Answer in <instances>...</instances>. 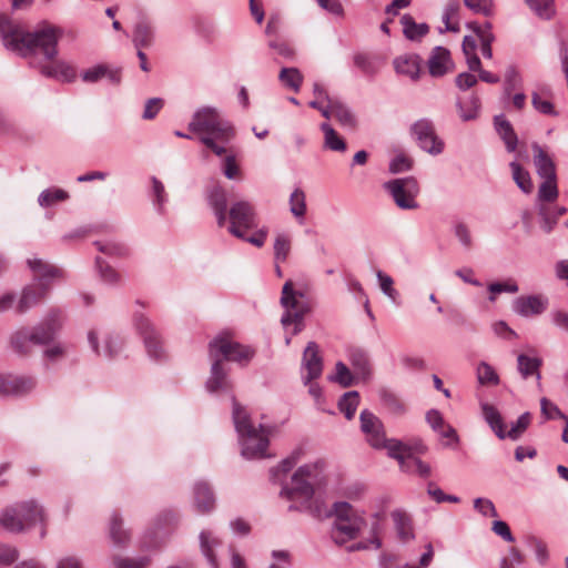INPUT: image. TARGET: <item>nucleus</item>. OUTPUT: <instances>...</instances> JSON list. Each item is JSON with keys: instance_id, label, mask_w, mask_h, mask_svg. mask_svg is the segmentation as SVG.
<instances>
[{"instance_id": "1", "label": "nucleus", "mask_w": 568, "mask_h": 568, "mask_svg": "<svg viewBox=\"0 0 568 568\" xmlns=\"http://www.w3.org/2000/svg\"><path fill=\"white\" fill-rule=\"evenodd\" d=\"M325 467L323 459H316L298 467L292 475L291 484L284 486L280 495L296 503V505L290 506L291 510H305L315 517L334 515L332 538L337 545H344L357 538L366 526V520L363 513L346 501L335 503L332 510L328 511L324 503L320 498H315V486L323 483Z\"/></svg>"}, {"instance_id": "2", "label": "nucleus", "mask_w": 568, "mask_h": 568, "mask_svg": "<svg viewBox=\"0 0 568 568\" xmlns=\"http://www.w3.org/2000/svg\"><path fill=\"white\" fill-rule=\"evenodd\" d=\"M0 32L4 47L21 57L28 58L31 67L37 68L47 78L65 82L75 79V70L68 62L54 60L58 54V41L62 29L43 26L33 32H27L9 18H0Z\"/></svg>"}, {"instance_id": "3", "label": "nucleus", "mask_w": 568, "mask_h": 568, "mask_svg": "<svg viewBox=\"0 0 568 568\" xmlns=\"http://www.w3.org/2000/svg\"><path fill=\"white\" fill-rule=\"evenodd\" d=\"M187 128L199 135L201 143L219 156L225 154V145L234 138L233 126L213 106L197 109Z\"/></svg>"}, {"instance_id": "4", "label": "nucleus", "mask_w": 568, "mask_h": 568, "mask_svg": "<svg viewBox=\"0 0 568 568\" xmlns=\"http://www.w3.org/2000/svg\"><path fill=\"white\" fill-rule=\"evenodd\" d=\"M232 417L235 430L239 434L240 444L242 446V456L246 459H260L270 457L271 455L267 454V429L262 425L256 428L251 423L250 416L245 408L236 402L235 397H232Z\"/></svg>"}, {"instance_id": "5", "label": "nucleus", "mask_w": 568, "mask_h": 568, "mask_svg": "<svg viewBox=\"0 0 568 568\" xmlns=\"http://www.w3.org/2000/svg\"><path fill=\"white\" fill-rule=\"evenodd\" d=\"M63 314L60 310H51L43 322L36 327H22L10 336L11 349L20 355H29L36 345L50 343L62 327Z\"/></svg>"}, {"instance_id": "6", "label": "nucleus", "mask_w": 568, "mask_h": 568, "mask_svg": "<svg viewBox=\"0 0 568 568\" xmlns=\"http://www.w3.org/2000/svg\"><path fill=\"white\" fill-rule=\"evenodd\" d=\"M43 520V509L33 500L23 501L3 510L1 526L10 532H21Z\"/></svg>"}, {"instance_id": "7", "label": "nucleus", "mask_w": 568, "mask_h": 568, "mask_svg": "<svg viewBox=\"0 0 568 568\" xmlns=\"http://www.w3.org/2000/svg\"><path fill=\"white\" fill-rule=\"evenodd\" d=\"M302 297V293L293 290L292 281H286L282 288L281 304L285 312L282 315L281 323L285 329L293 326L292 335H296L303 329L304 316L308 312L307 305L300 301Z\"/></svg>"}, {"instance_id": "8", "label": "nucleus", "mask_w": 568, "mask_h": 568, "mask_svg": "<svg viewBox=\"0 0 568 568\" xmlns=\"http://www.w3.org/2000/svg\"><path fill=\"white\" fill-rule=\"evenodd\" d=\"M211 358H220L221 362L233 361L239 364L248 363L254 356V349L250 346L241 345L227 336H217L209 345Z\"/></svg>"}, {"instance_id": "9", "label": "nucleus", "mask_w": 568, "mask_h": 568, "mask_svg": "<svg viewBox=\"0 0 568 568\" xmlns=\"http://www.w3.org/2000/svg\"><path fill=\"white\" fill-rule=\"evenodd\" d=\"M385 190L392 195L396 205L402 210H416V201L419 194V184L413 176L395 179L384 184Z\"/></svg>"}, {"instance_id": "10", "label": "nucleus", "mask_w": 568, "mask_h": 568, "mask_svg": "<svg viewBox=\"0 0 568 568\" xmlns=\"http://www.w3.org/2000/svg\"><path fill=\"white\" fill-rule=\"evenodd\" d=\"M227 231L235 237H244V232L257 227V214L248 201L234 202L229 210Z\"/></svg>"}, {"instance_id": "11", "label": "nucleus", "mask_w": 568, "mask_h": 568, "mask_svg": "<svg viewBox=\"0 0 568 568\" xmlns=\"http://www.w3.org/2000/svg\"><path fill=\"white\" fill-rule=\"evenodd\" d=\"M410 133L423 151L432 155H438L444 151V141L436 134L430 120L420 119L416 121L410 126Z\"/></svg>"}, {"instance_id": "12", "label": "nucleus", "mask_w": 568, "mask_h": 568, "mask_svg": "<svg viewBox=\"0 0 568 568\" xmlns=\"http://www.w3.org/2000/svg\"><path fill=\"white\" fill-rule=\"evenodd\" d=\"M385 448L389 457L396 459L399 464V467H406L404 464V458H407L414 454H424L426 452V446L420 439H414L409 443H404L398 439H387L383 438V444L378 449Z\"/></svg>"}, {"instance_id": "13", "label": "nucleus", "mask_w": 568, "mask_h": 568, "mask_svg": "<svg viewBox=\"0 0 568 568\" xmlns=\"http://www.w3.org/2000/svg\"><path fill=\"white\" fill-rule=\"evenodd\" d=\"M302 369L305 385L322 375L323 362L315 342H310L303 353Z\"/></svg>"}, {"instance_id": "14", "label": "nucleus", "mask_w": 568, "mask_h": 568, "mask_svg": "<svg viewBox=\"0 0 568 568\" xmlns=\"http://www.w3.org/2000/svg\"><path fill=\"white\" fill-rule=\"evenodd\" d=\"M359 419L362 432L366 435L369 445L374 448H379L385 437L382 422L367 409L361 413Z\"/></svg>"}, {"instance_id": "15", "label": "nucleus", "mask_w": 568, "mask_h": 568, "mask_svg": "<svg viewBox=\"0 0 568 568\" xmlns=\"http://www.w3.org/2000/svg\"><path fill=\"white\" fill-rule=\"evenodd\" d=\"M428 72L434 78L444 77L453 71L454 62L448 49L444 47H435L427 60Z\"/></svg>"}, {"instance_id": "16", "label": "nucleus", "mask_w": 568, "mask_h": 568, "mask_svg": "<svg viewBox=\"0 0 568 568\" xmlns=\"http://www.w3.org/2000/svg\"><path fill=\"white\" fill-rule=\"evenodd\" d=\"M135 325L143 336L148 354L154 359H161L163 356L161 342L150 321L144 316H139L135 318Z\"/></svg>"}, {"instance_id": "17", "label": "nucleus", "mask_w": 568, "mask_h": 568, "mask_svg": "<svg viewBox=\"0 0 568 568\" xmlns=\"http://www.w3.org/2000/svg\"><path fill=\"white\" fill-rule=\"evenodd\" d=\"M28 265L33 273V282L38 284H50L53 280L63 276V272L55 265L49 264L40 258L33 257L28 260Z\"/></svg>"}, {"instance_id": "18", "label": "nucleus", "mask_w": 568, "mask_h": 568, "mask_svg": "<svg viewBox=\"0 0 568 568\" xmlns=\"http://www.w3.org/2000/svg\"><path fill=\"white\" fill-rule=\"evenodd\" d=\"M47 284L31 283L22 290L20 300L17 305V312L22 314L38 305L49 293Z\"/></svg>"}, {"instance_id": "19", "label": "nucleus", "mask_w": 568, "mask_h": 568, "mask_svg": "<svg viewBox=\"0 0 568 568\" xmlns=\"http://www.w3.org/2000/svg\"><path fill=\"white\" fill-rule=\"evenodd\" d=\"M548 301L538 295L519 296L513 303V310L520 316L530 317L544 313Z\"/></svg>"}, {"instance_id": "20", "label": "nucleus", "mask_w": 568, "mask_h": 568, "mask_svg": "<svg viewBox=\"0 0 568 568\" xmlns=\"http://www.w3.org/2000/svg\"><path fill=\"white\" fill-rule=\"evenodd\" d=\"M81 77L87 83H95L106 79L110 83L118 84L121 81V70L106 64H98L83 71Z\"/></svg>"}, {"instance_id": "21", "label": "nucleus", "mask_w": 568, "mask_h": 568, "mask_svg": "<svg viewBox=\"0 0 568 568\" xmlns=\"http://www.w3.org/2000/svg\"><path fill=\"white\" fill-rule=\"evenodd\" d=\"M200 549L212 568H219L220 562L215 549L222 546V540L212 530H202L199 536Z\"/></svg>"}, {"instance_id": "22", "label": "nucleus", "mask_w": 568, "mask_h": 568, "mask_svg": "<svg viewBox=\"0 0 568 568\" xmlns=\"http://www.w3.org/2000/svg\"><path fill=\"white\" fill-rule=\"evenodd\" d=\"M393 63L398 74L408 77L414 81L419 79L422 63L419 55L414 53L402 54L395 58Z\"/></svg>"}, {"instance_id": "23", "label": "nucleus", "mask_w": 568, "mask_h": 568, "mask_svg": "<svg viewBox=\"0 0 568 568\" xmlns=\"http://www.w3.org/2000/svg\"><path fill=\"white\" fill-rule=\"evenodd\" d=\"M34 387L27 377L0 376V395H23Z\"/></svg>"}, {"instance_id": "24", "label": "nucleus", "mask_w": 568, "mask_h": 568, "mask_svg": "<svg viewBox=\"0 0 568 568\" xmlns=\"http://www.w3.org/2000/svg\"><path fill=\"white\" fill-rule=\"evenodd\" d=\"M207 201L216 217L217 225L220 227L224 226L227 220V199L225 190L221 186H215L210 192Z\"/></svg>"}, {"instance_id": "25", "label": "nucleus", "mask_w": 568, "mask_h": 568, "mask_svg": "<svg viewBox=\"0 0 568 568\" xmlns=\"http://www.w3.org/2000/svg\"><path fill=\"white\" fill-rule=\"evenodd\" d=\"M213 361L211 367V375L206 381L205 387L207 392L215 393L217 390H226L231 387L226 377V372L223 369L220 358H211Z\"/></svg>"}, {"instance_id": "26", "label": "nucleus", "mask_w": 568, "mask_h": 568, "mask_svg": "<svg viewBox=\"0 0 568 568\" xmlns=\"http://www.w3.org/2000/svg\"><path fill=\"white\" fill-rule=\"evenodd\" d=\"M534 163L537 174L542 178H556V169L552 159L537 143L532 144Z\"/></svg>"}, {"instance_id": "27", "label": "nucleus", "mask_w": 568, "mask_h": 568, "mask_svg": "<svg viewBox=\"0 0 568 568\" xmlns=\"http://www.w3.org/2000/svg\"><path fill=\"white\" fill-rule=\"evenodd\" d=\"M194 505L199 513H210L215 507V497L206 483L199 481L194 486Z\"/></svg>"}, {"instance_id": "28", "label": "nucleus", "mask_w": 568, "mask_h": 568, "mask_svg": "<svg viewBox=\"0 0 568 568\" xmlns=\"http://www.w3.org/2000/svg\"><path fill=\"white\" fill-rule=\"evenodd\" d=\"M154 38V28L150 21L143 19L135 23L132 41L136 49L150 48Z\"/></svg>"}, {"instance_id": "29", "label": "nucleus", "mask_w": 568, "mask_h": 568, "mask_svg": "<svg viewBox=\"0 0 568 568\" xmlns=\"http://www.w3.org/2000/svg\"><path fill=\"white\" fill-rule=\"evenodd\" d=\"M494 124L498 135L503 139L507 151L514 152L518 144V138L511 123L505 118V115L499 114L495 116Z\"/></svg>"}, {"instance_id": "30", "label": "nucleus", "mask_w": 568, "mask_h": 568, "mask_svg": "<svg viewBox=\"0 0 568 568\" xmlns=\"http://www.w3.org/2000/svg\"><path fill=\"white\" fill-rule=\"evenodd\" d=\"M122 518L113 514L110 519L109 537L115 547H125L131 540L130 532L122 528Z\"/></svg>"}, {"instance_id": "31", "label": "nucleus", "mask_w": 568, "mask_h": 568, "mask_svg": "<svg viewBox=\"0 0 568 568\" xmlns=\"http://www.w3.org/2000/svg\"><path fill=\"white\" fill-rule=\"evenodd\" d=\"M459 10L460 4L457 0H452L445 6L442 17V20L445 23V29H439L440 33L445 31L457 33L460 31V24L458 21Z\"/></svg>"}, {"instance_id": "32", "label": "nucleus", "mask_w": 568, "mask_h": 568, "mask_svg": "<svg viewBox=\"0 0 568 568\" xmlns=\"http://www.w3.org/2000/svg\"><path fill=\"white\" fill-rule=\"evenodd\" d=\"M541 365V359L538 357H530L524 354L518 355L517 357V368L523 378H528L530 376H535L538 384H540L541 375L539 372V367Z\"/></svg>"}, {"instance_id": "33", "label": "nucleus", "mask_w": 568, "mask_h": 568, "mask_svg": "<svg viewBox=\"0 0 568 568\" xmlns=\"http://www.w3.org/2000/svg\"><path fill=\"white\" fill-rule=\"evenodd\" d=\"M400 23L403 26L404 36L412 41L420 40L429 31L428 24L416 23L410 14H404L400 18Z\"/></svg>"}, {"instance_id": "34", "label": "nucleus", "mask_w": 568, "mask_h": 568, "mask_svg": "<svg viewBox=\"0 0 568 568\" xmlns=\"http://www.w3.org/2000/svg\"><path fill=\"white\" fill-rule=\"evenodd\" d=\"M307 206L305 192L296 187L290 195V212L295 217L298 224L305 221Z\"/></svg>"}, {"instance_id": "35", "label": "nucleus", "mask_w": 568, "mask_h": 568, "mask_svg": "<svg viewBox=\"0 0 568 568\" xmlns=\"http://www.w3.org/2000/svg\"><path fill=\"white\" fill-rule=\"evenodd\" d=\"M567 212L564 206L549 207L546 204H540L539 215L541 217V229L546 233H550L558 222V219Z\"/></svg>"}, {"instance_id": "36", "label": "nucleus", "mask_w": 568, "mask_h": 568, "mask_svg": "<svg viewBox=\"0 0 568 568\" xmlns=\"http://www.w3.org/2000/svg\"><path fill=\"white\" fill-rule=\"evenodd\" d=\"M88 339H89V343H90L92 349L98 355L109 357V358H111L115 354H118L120 346H121V342L119 341V338L108 337L104 339L103 348L100 349L99 345H98V337H97V334L94 331L89 332Z\"/></svg>"}, {"instance_id": "37", "label": "nucleus", "mask_w": 568, "mask_h": 568, "mask_svg": "<svg viewBox=\"0 0 568 568\" xmlns=\"http://www.w3.org/2000/svg\"><path fill=\"white\" fill-rule=\"evenodd\" d=\"M302 455L303 450L301 448L293 450L290 456L280 463L277 467L271 469V479L274 481H281V476L286 475L290 470H292L297 462L302 458Z\"/></svg>"}, {"instance_id": "38", "label": "nucleus", "mask_w": 568, "mask_h": 568, "mask_svg": "<svg viewBox=\"0 0 568 568\" xmlns=\"http://www.w3.org/2000/svg\"><path fill=\"white\" fill-rule=\"evenodd\" d=\"M332 116H334L341 125L345 128H355L356 119L352 111L339 100L335 99L334 102L331 103Z\"/></svg>"}, {"instance_id": "39", "label": "nucleus", "mask_w": 568, "mask_h": 568, "mask_svg": "<svg viewBox=\"0 0 568 568\" xmlns=\"http://www.w3.org/2000/svg\"><path fill=\"white\" fill-rule=\"evenodd\" d=\"M481 410L485 420L489 424L495 434L500 439H504L506 437V433L504 430V425L499 412L489 404H483Z\"/></svg>"}, {"instance_id": "40", "label": "nucleus", "mask_w": 568, "mask_h": 568, "mask_svg": "<svg viewBox=\"0 0 568 568\" xmlns=\"http://www.w3.org/2000/svg\"><path fill=\"white\" fill-rule=\"evenodd\" d=\"M511 174L517 186L526 194L531 193L534 184L528 171L524 170L517 161L509 164Z\"/></svg>"}, {"instance_id": "41", "label": "nucleus", "mask_w": 568, "mask_h": 568, "mask_svg": "<svg viewBox=\"0 0 568 568\" xmlns=\"http://www.w3.org/2000/svg\"><path fill=\"white\" fill-rule=\"evenodd\" d=\"M321 130L324 133V146L326 149L336 152H344L346 150L345 141L327 122L321 124Z\"/></svg>"}, {"instance_id": "42", "label": "nucleus", "mask_w": 568, "mask_h": 568, "mask_svg": "<svg viewBox=\"0 0 568 568\" xmlns=\"http://www.w3.org/2000/svg\"><path fill=\"white\" fill-rule=\"evenodd\" d=\"M396 531L403 541H407L413 538L412 523L408 515L402 510H394L392 513Z\"/></svg>"}, {"instance_id": "43", "label": "nucleus", "mask_w": 568, "mask_h": 568, "mask_svg": "<svg viewBox=\"0 0 568 568\" xmlns=\"http://www.w3.org/2000/svg\"><path fill=\"white\" fill-rule=\"evenodd\" d=\"M354 64L366 75H375L381 67L378 58L366 54L357 53L354 55Z\"/></svg>"}, {"instance_id": "44", "label": "nucleus", "mask_w": 568, "mask_h": 568, "mask_svg": "<svg viewBox=\"0 0 568 568\" xmlns=\"http://www.w3.org/2000/svg\"><path fill=\"white\" fill-rule=\"evenodd\" d=\"M278 79L283 85L298 92L303 83V75L296 68H282Z\"/></svg>"}, {"instance_id": "45", "label": "nucleus", "mask_w": 568, "mask_h": 568, "mask_svg": "<svg viewBox=\"0 0 568 568\" xmlns=\"http://www.w3.org/2000/svg\"><path fill=\"white\" fill-rule=\"evenodd\" d=\"M476 48V39L471 36H465L462 43V49L466 57V62L469 70H479L480 59L475 52Z\"/></svg>"}, {"instance_id": "46", "label": "nucleus", "mask_w": 568, "mask_h": 568, "mask_svg": "<svg viewBox=\"0 0 568 568\" xmlns=\"http://www.w3.org/2000/svg\"><path fill=\"white\" fill-rule=\"evenodd\" d=\"M457 108L463 121L475 120L478 116L479 99L476 95H471L465 101H458Z\"/></svg>"}, {"instance_id": "47", "label": "nucleus", "mask_w": 568, "mask_h": 568, "mask_svg": "<svg viewBox=\"0 0 568 568\" xmlns=\"http://www.w3.org/2000/svg\"><path fill=\"white\" fill-rule=\"evenodd\" d=\"M69 197L68 192L62 189L51 187L43 190L38 197V203L41 207H49L54 203L65 201Z\"/></svg>"}, {"instance_id": "48", "label": "nucleus", "mask_w": 568, "mask_h": 568, "mask_svg": "<svg viewBox=\"0 0 568 568\" xmlns=\"http://www.w3.org/2000/svg\"><path fill=\"white\" fill-rule=\"evenodd\" d=\"M292 240L291 236L284 233L276 235L273 250L276 263L285 262L291 252Z\"/></svg>"}, {"instance_id": "49", "label": "nucleus", "mask_w": 568, "mask_h": 568, "mask_svg": "<svg viewBox=\"0 0 568 568\" xmlns=\"http://www.w3.org/2000/svg\"><path fill=\"white\" fill-rule=\"evenodd\" d=\"M359 404V395L356 390L345 393L338 402V407L347 419H352Z\"/></svg>"}, {"instance_id": "50", "label": "nucleus", "mask_w": 568, "mask_h": 568, "mask_svg": "<svg viewBox=\"0 0 568 568\" xmlns=\"http://www.w3.org/2000/svg\"><path fill=\"white\" fill-rule=\"evenodd\" d=\"M477 381L480 385H498L499 376L491 365L480 362L476 369Z\"/></svg>"}, {"instance_id": "51", "label": "nucleus", "mask_w": 568, "mask_h": 568, "mask_svg": "<svg viewBox=\"0 0 568 568\" xmlns=\"http://www.w3.org/2000/svg\"><path fill=\"white\" fill-rule=\"evenodd\" d=\"M152 183V199L156 211L160 214L164 213V205L168 202V194L165 192L163 183L155 176L151 178Z\"/></svg>"}, {"instance_id": "52", "label": "nucleus", "mask_w": 568, "mask_h": 568, "mask_svg": "<svg viewBox=\"0 0 568 568\" xmlns=\"http://www.w3.org/2000/svg\"><path fill=\"white\" fill-rule=\"evenodd\" d=\"M526 544L534 550L536 559L540 565H545L548 561V547L544 540L534 535H530L526 538Z\"/></svg>"}, {"instance_id": "53", "label": "nucleus", "mask_w": 568, "mask_h": 568, "mask_svg": "<svg viewBox=\"0 0 568 568\" xmlns=\"http://www.w3.org/2000/svg\"><path fill=\"white\" fill-rule=\"evenodd\" d=\"M544 182L540 184L538 190L539 201L551 202L558 196L557 181L556 178H542Z\"/></svg>"}, {"instance_id": "54", "label": "nucleus", "mask_w": 568, "mask_h": 568, "mask_svg": "<svg viewBox=\"0 0 568 568\" xmlns=\"http://www.w3.org/2000/svg\"><path fill=\"white\" fill-rule=\"evenodd\" d=\"M150 560L146 557L129 558L113 556L111 559L112 568H145Z\"/></svg>"}, {"instance_id": "55", "label": "nucleus", "mask_w": 568, "mask_h": 568, "mask_svg": "<svg viewBox=\"0 0 568 568\" xmlns=\"http://www.w3.org/2000/svg\"><path fill=\"white\" fill-rule=\"evenodd\" d=\"M527 3L540 18L550 19L555 13L554 0H527Z\"/></svg>"}, {"instance_id": "56", "label": "nucleus", "mask_w": 568, "mask_h": 568, "mask_svg": "<svg viewBox=\"0 0 568 568\" xmlns=\"http://www.w3.org/2000/svg\"><path fill=\"white\" fill-rule=\"evenodd\" d=\"M467 27L476 33L479 39L480 47L491 45L495 41V36L491 32L489 23H486L484 27H480L477 23H468Z\"/></svg>"}, {"instance_id": "57", "label": "nucleus", "mask_w": 568, "mask_h": 568, "mask_svg": "<svg viewBox=\"0 0 568 568\" xmlns=\"http://www.w3.org/2000/svg\"><path fill=\"white\" fill-rule=\"evenodd\" d=\"M94 245L100 252L111 256H125L129 252L128 247L119 242H95Z\"/></svg>"}, {"instance_id": "58", "label": "nucleus", "mask_w": 568, "mask_h": 568, "mask_svg": "<svg viewBox=\"0 0 568 568\" xmlns=\"http://www.w3.org/2000/svg\"><path fill=\"white\" fill-rule=\"evenodd\" d=\"M329 379L341 384L343 387H347L353 384V376L343 362H338L336 364L335 374L329 376Z\"/></svg>"}, {"instance_id": "59", "label": "nucleus", "mask_w": 568, "mask_h": 568, "mask_svg": "<svg viewBox=\"0 0 568 568\" xmlns=\"http://www.w3.org/2000/svg\"><path fill=\"white\" fill-rule=\"evenodd\" d=\"M464 4L474 13L489 16L493 12V0H464Z\"/></svg>"}, {"instance_id": "60", "label": "nucleus", "mask_w": 568, "mask_h": 568, "mask_svg": "<svg viewBox=\"0 0 568 568\" xmlns=\"http://www.w3.org/2000/svg\"><path fill=\"white\" fill-rule=\"evenodd\" d=\"M95 264H97V267L99 270V273H100V276L101 278L105 282V283H109V284H116L119 281H120V275L115 272V270H113L112 267H110L109 265H106L102 258L98 257L95 260Z\"/></svg>"}, {"instance_id": "61", "label": "nucleus", "mask_w": 568, "mask_h": 568, "mask_svg": "<svg viewBox=\"0 0 568 568\" xmlns=\"http://www.w3.org/2000/svg\"><path fill=\"white\" fill-rule=\"evenodd\" d=\"M530 423L529 413H524L518 419L511 425V428L506 433V437L517 439L528 427Z\"/></svg>"}, {"instance_id": "62", "label": "nucleus", "mask_w": 568, "mask_h": 568, "mask_svg": "<svg viewBox=\"0 0 568 568\" xmlns=\"http://www.w3.org/2000/svg\"><path fill=\"white\" fill-rule=\"evenodd\" d=\"M540 408L541 414L547 419H556V418H562L565 419L567 416L559 409V407L554 404L552 402L548 400L546 397H542L540 399Z\"/></svg>"}, {"instance_id": "63", "label": "nucleus", "mask_w": 568, "mask_h": 568, "mask_svg": "<svg viewBox=\"0 0 568 568\" xmlns=\"http://www.w3.org/2000/svg\"><path fill=\"white\" fill-rule=\"evenodd\" d=\"M376 275H377V280H378L379 287H381L382 292L386 296H388L390 300L395 301L398 293L393 287V284H394L393 278L389 275L383 273L382 271H378Z\"/></svg>"}, {"instance_id": "64", "label": "nucleus", "mask_w": 568, "mask_h": 568, "mask_svg": "<svg viewBox=\"0 0 568 568\" xmlns=\"http://www.w3.org/2000/svg\"><path fill=\"white\" fill-rule=\"evenodd\" d=\"M349 361L354 368L362 375H366L368 373V359L366 354L359 351H355L351 353Z\"/></svg>"}]
</instances>
